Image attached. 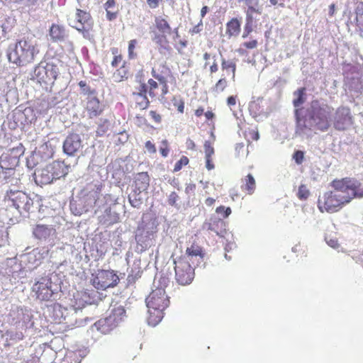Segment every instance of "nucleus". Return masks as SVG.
Segmentation results:
<instances>
[{
  "label": "nucleus",
  "mask_w": 363,
  "mask_h": 363,
  "mask_svg": "<svg viewBox=\"0 0 363 363\" xmlns=\"http://www.w3.org/2000/svg\"><path fill=\"white\" fill-rule=\"evenodd\" d=\"M333 111V108L322 100H313L306 106L295 109V133L308 138L313 131H328L331 125Z\"/></svg>",
  "instance_id": "f257e3e1"
},
{
  "label": "nucleus",
  "mask_w": 363,
  "mask_h": 363,
  "mask_svg": "<svg viewBox=\"0 0 363 363\" xmlns=\"http://www.w3.org/2000/svg\"><path fill=\"white\" fill-rule=\"evenodd\" d=\"M125 176V172L123 170L118 169L117 171L113 173V177L118 181V183H120L122 178Z\"/></svg>",
  "instance_id": "4d7b16f0"
},
{
  "label": "nucleus",
  "mask_w": 363,
  "mask_h": 363,
  "mask_svg": "<svg viewBox=\"0 0 363 363\" xmlns=\"http://www.w3.org/2000/svg\"><path fill=\"white\" fill-rule=\"evenodd\" d=\"M69 165L66 164L64 161H54L35 172V183L38 185L51 184L53 181L67 175L69 172Z\"/></svg>",
  "instance_id": "0eeeda50"
},
{
  "label": "nucleus",
  "mask_w": 363,
  "mask_h": 363,
  "mask_svg": "<svg viewBox=\"0 0 363 363\" xmlns=\"http://www.w3.org/2000/svg\"><path fill=\"white\" fill-rule=\"evenodd\" d=\"M252 30V26L249 24V23H246L245 26V30L242 35V38H245Z\"/></svg>",
  "instance_id": "680f3d73"
},
{
  "label": "nucleus",
  "mask_w": 363,
  "mask_h": 363,
  "mask_svg": "<svg viewBox=\"0 0 363 363\" xmlns=\"http://www.w3.org/2000/svg\"><path fill=\"white\" fill-rule=\"evenodd\" d=\"M151 34L152 40L158 46V50L160 53H163L164 50H170L171 48L169 45V40L166 34L157 33L156 31H152Z\"/></svg>",
  "instance_id": "393cba45"
},
{
  "label": "nucleus",
  "mask_w": 363,
  "mask_h": 363,
  "mask_svg": "<svg viewBox=\"0 0 363 363\" xmlns=\"http://www.w3.org/2000/svg\"><path fill=\"white\" fill-rule=\"evenodd\" d=\"M309 194H310L309 190L307 189L306 185L301 184L298 187L297 196L299 199L306 200L308 199Z\"/></svg>",
  "instance_id": "37998d69"
},
{
  "label": "nucleus",
  "mask_w": 363,
  "mask_h": 363,
  "mask_svg": "<svg viewBox=\"0 0 363 363\" xmlns=\"http://www.w3.org/2000/svg\"><path fill=\"white\" fill-rule=\"evenodd\" d=\"M4 202L7 207L15 208L20 215L29 213L33 201L29 194L23 191L10 189L6 191Z\"/></svg>",
  "instance_id": "6e6552de"
},
{
  "label": "nucleus",
  "mask_w": 363,
  "mask_h": 363,
  "mask_svg": "<svg viewBox=\"0 0 363 363\" xmlns=\"http://www.w3.org/2000/svg\"><path fill=\"white\" fill-rule=\"evenodd\" d=\"M31 109L30 108H26L23 111H21L20 110H16L13 113V118L14 123L18 125V123H19L21 125H23L26 123H28V122H30V120L27 118V115L29 113H31Z\"/></svg>",
  "instance_id": "473e14b6"
},
{
  "label": "nucleus",
  "mask_w": 363,
  "mask_h": 363,
  "mask_svg": "<svg viewBox=\"0 0 363 363\" xmlns=\"http://www.w3.org/2000/svg\"><path fill=\"white\" fill-rule=\"evenodd\" d=\"M86 109L91 118L97 116L101 113L102 108L99 101L94 95L89 97Z\"/></svg>",
  "instance_id": "bb28decb"
},
{
  "label": "nucleus",
  "mask_w": 363,
  "mask_h": 363,
  "mask_svg": "<svg viewBox=\"0 0 363 363\" xmlns=\"http://www.w3.org/2000/svg\"><path fill=\"white\" fill-rule=\"evenodd\" d=\"M348 88L351 91L359 93L363 89V80L359 77H351L348 79Z\"/></svg>",
  "instance_id": "c9c22d12"
},
{
  "label": "nucleus",
  "mask_w": 363,
  "mask_h": 363,
  "mask_svg": "<svg viewBox=\"0 0 363 363\" xmlns=\"http://www.w3.org/2000/svg\"><path fill=\"white\" fill-rule=\"evenodd\" d=\"M179 257H186V260H189V262H191L194 266H199L203 262L204 253L202 247L193 244L186 248V254Z\"/></svg>",
  "instance_id": "6ab92c4d"
},
{
  "label": "nucleus",
  "mask_w": 363,
  "mask_h": 363,
  "mask_svg": "<svg viewBox=\"0 0 363 363\" xmlns=\"http://www.w3.org/2000/svg\"><path fill=\"white\" fill-rule=\"evenodd\" d=\"M143 192H144V191L133 189L132 191L128 195V201L133 207L140 208L143 203V198L142 196Z\"/></svg>",
  "instance_id": "c756f323"
},
{
  "label": "nucleus",
  "mask_w": 363,
  "mask_h": 363,
  "mask_svg": "<svg viewBox=\"0 0 363 363\" xmlns=\"http://www.w3.org/2000/svg\"><path fill=\"white\" fill-rule=\"evenodd\" d=\"M135 43H136L135 40H132L129 42L128 55H129L130 58H131V59L134 58L136 56V54L134 53V52H133L135 47Z\"/></svg>",
  "instance_id": "864d4df0"
},
{
  "label": "nucleus",
  "mask_w": 363,
  "mask_h": 363,
  "mask_svg": "<svg viewBox=\"0 0 363 363\" xmlns=\"http://www.w3.org/2000/svg\"><path fill=\"white\" fill-rule=\"evenodd\" d=\"M355 25L356 30L359 35L363 38V2L359 4L355 10Z\"/></svg>",
  "instance_id": "7c9ffc66"
},
{
  "label": "nucleus",
  "mask_w": 363,
  "mask_h": 363,
  "mask_svg": "<svg viewBox=\"0 0 363 363\" xmlns=\"http://www.w3.org/2000/svg\"><path fill=\"white\" fill-rule=\"evenodd\" d=\"M25 312L23 308L18 307H12L8 315V323L11 325H15L21 321H25L24 317Z\"/></svg>",
  "instance_id": "cd10ccee"
},
{
  "label": "nucleus",
  "mask_w": 363,
  "mask_h": 363,
  "mask_svg": "<svg viewBox=\"0 0 363 363\" xmlns=\"http://www.w3.org/2000/svg\"><path fill=\"white\" fill-rule=\"evenodd\" d=\"M196 190V184H188L185 188V193L190 196L191 195H194V192Z\"/></svg>",
  "instance_id": "6e6d98bb"
},
{
  "label": "nucleus",
  "mask_w": 363,
  "mask_h": 363,
  "mask_svg": "<svg viewBox=\"0 0 363 363\" xmlns=\"http://www.w3.org/2000/svg\"><path fill=\"white\" fill-rule=\"evenodd\" d=\"M77 22L82 23L83 24V26H81V29L78 28V30L79 32H82L84 36L85 37L86 35H89V31L92 26L91 16L89 13L84 11L77 9Z\"/></svg>",
  "instance_id": "aec40b11"
},
{
  "label": "nucleus",
  "mask_w": 363,
  "mask_h": 363,
  "mask_svg": "<svg viewBox=\"0 0 363 363\" xmlns=\"http://www.w3.org/2000/svg\"><path fill=\"white\" fill-rule=\"evenodd\" d=\"M23 153V147L21 145L3 153L0 157V168L15 169L18 165L19 158Z\"/></svg>",
  "instance_id": "dca6fc26"
},
{
  "label": "nucleus",
  "mask_w": 363,
  "mask_h": 363,
  "mask_svg": "<svg viewBox=\"0 0 363 363\" xmlns=\"http://www.w3.org/2000/svg\"><path fill=\"white\" fill-rule=\"evenodd\" d=\"M55 231L52 226L38 224L33 228L32 233L35 239L46 240Z\"/></svg>",
  "instance_id": "412c9836"
},
{
  "label": "nucleus",
  "mask_w": 363,
  "mask_h": 363,
  "mask_svg": "<svg viewBox=\"0 0 363 363\" xmlns=\"http://www.w3.org/2000/svg\"><path fill=\"white\" fill-rule=\"evenodd\" d=\"M36 51L35 45L29 40H20L7 50V57L10 62L18 67L25 66L33 61Z\"/></svg>",
  "instance_id": "423d86ee"
},
{
  "label": "nucleus",
  "mask_w": 363,
  "mask_h": 363,
  "mask_svg": "<svg viewBox=\"0 0 363 363\" xmlns=\"http://www.w3.org/2000/svg\"><path fill=\"white\" fill-rule=\"evenodd\" d=\"M101 191V184H87L69 203L71 212L75 216H81L88 212L97 203Z\"/></svg>",
  "instance_id": "7ed1b4c3"
},
{
  "label": "nucleus",
  "mask_w": 363,
  "mask_h": 363,
  "mask_svg": "<svg viewBox=\"0 0 363 363\" xmlns=\"http://www.w3.org/2000/svg\"><path fill=\"white\" fill-rule=\"evenodd\" d=\"M62 281L59 274L55 272L48 273L40 277L33 286V291L40 301L56 300L61 292Z\"/></svg>",
  "instance_id": "20e7f679"
},
{
  "label": "nucleus",
  "mask_w": 363,
  "mask_h": 363,
  "mask_svg": "<svg viewBox=\"0 0 363 363\" xmlns=\"http://www.w3.org/2000/svg\"><path fill=\"white\" fill-rule=\"evenodd\" d=\"M243 46L248 49L255 48L257 46V41L255 40H253L250 42H245L243 43Z\"/></svg>",
  "instance_id": "052dcab7"
},
{
  "label": "nucleus",
  "mask_w": 363,
  "mask_h": 363,
  "mask_svg": "<svg viewBox=\"0 0 363 363\" xmlns=\"http://www.w3.org/2000/svg\"><path fill=\"white\" fill-rule=\"evenodd\" d=\"M126 311L124 308V307L121 305L118 306H114L108 317H111L113 319H114L115 321H116L117 325L124 320L125 318L126 317Z\"/></svg>",
  "instance_id": "2f4dec72"
},
{
  "label": "nucleus",
  "mask_w": 363,
  "mask_h": 363,
  "mask_svg": "<svg viewBox=\"0 0 363 363\" xmlns=\"http://www.w3.org/2000/svg\"><path fill=\"white\" fill-rule=\"evenodd\" d=\"M115 0H107L104 4L105 10H109L115 7Z\"/></svg>",
  "instance_id": "e2e57ef3"
},
{
  "label": "nucleus",
  "mask_w": 363,
  "mask_h": 363,
  "mask_svg": "<svg viewBox=\"0 0 363 363\" xmlns=\"http://www.w3.org/2000/svg\"><path fill=\"white\" fill-rule=\"evenodd\" d=\"M15 169L0 168V182L17 185L20 180L15 177Z\"/></svg>",
  "instance_id": "a878e982"
},
{
  "label": "nucleus",
  "mask_w": 363,
  "mask_h": 363,
  "mask_svg": "<svg viewBox=\"0 0 363 363\" xmlns=\"http://www.w3.org/2000/svg\"><path fill=\"white\" fill-rule=\"evenodd\" d=\"M148 308L147 323L156 326L163 318V311L169 305V297L162 288L153 290L145 299Z\"/></svg>",
  "instance_id": "39448f33"
},
{
  "label": "nucleus",
  "mask_w": 363,
  "mask_h": 363,
  "mask_svg": "<svg viewBox=\"0 0 363 363\" xmlns=\"http://www.w3.org/2000/svg\"><path fill=\"white\" fill-rule=\"evenodd\" d=\"M60 73L57 65L52 62H40L34 69L31 79L41 84L52 86Z\"/></svg>",
  "instance_id": "9d476101"
},
{
  "label": "nucleus",
  "mask_w": 363,
  "mask_h": 363,
  "mask_svg": "<svg viewBox=\"0 0 363 363\" xmlns=\"http://www.w3.org/2000/svg\"><path fill=\"white\" fill-rule=\"evenodd\" d=\"M179 196L175 191H172L168 196L167 203L169 206H174L177 209H179L181 208V205L179 203Z\"/></svg>",
  "instance_id": "ea45409f"
},
{
  "label": "nucleus",
  "mask_w": 363,
  "mask_h": 363,
  "mask_svg": "<svg viewBox=\"0 0 363 363\" xmlns=\"http://www.w3.org/2000/svg\"><path fill=\"white\" fill-rule=\"evenodd\" d=\"M138 95L141 100L137 101V104L141 109H146L150 104L147 97L145 96V94H143V93H140Z\"/></svg>",
  "instance_id": "a18cd8bd"
},
{
  "label": "nucleus",
  "mask_w": 363,
  "mask_h": 363,
  "mask_svg": "<svg viewBox=\"0 0 363 363\" xmlns=\"http://www.w3.org/2000/svg\"><path fill=\"white\" fill-rule=\"evenodd\" d=\"M352 123V116L350 109L347 106L338 107L333 119V124L335 129L337 130H345Z\"/></svg>",
  "instance_id": "2eb2a0df"
},
{
  "label": "nucleus",
  "mask_w": 363,
  "mask_h": 363,
  "mask_svg": "<svg viewBox=\"0 0 363 363\" xmlns=\"http://www.w3.org/2000/svg\"><path fill=\"white\" fill-rule=\"evenodd\" d=\"M45 162L41 157L34 150L32 154L27 158L26 164L30 169L34 168L38 164Z\"/></svg>",
  "instance_id": "e433bc0d"
},
{
  "label": "nucleus",
  "mask_w": 363,
  "mask_h": 363,
  "mask_svg": "<svg viewBox=\"0 0 363 363\" xmlns=\"http://www.w3.org/2000/svg\"><path fill=\"white\" fill-rule=\"evenodd\" d=\"M109 121L106 119H104L102 123L99 124V126L96 130V133L99 136L104 135L109 128Z\"/></svg>",
  "instance_id": "79ce46f5"
},
{
  "label": "nucleus",
  "mask_w": 363,
  "mask_h": 363,
  "mask_svg": "<svg viewBox=\"0 0 363 363\" xmlns=\"http://www.w3.org/2000/svg\"><path fill=\"white\" fill-rule=\"evenodd\" d=\"M123 211V206L118 203L105 206L102 213L99 216V221L105 225H111L116 223L120 220V216Z\"/></svg>",
  "instance_id": "4468645a"
},
{
  "label": "nucleus",
  "mask_w": 363,
  "mask_h": 363,
  "mask_svg": "<svg viewBox=\"0 0 363 363\" xmlns=\"http://www.w3.org/2000/svg\"><path fill=\"white\" fill-rule=\"evenodd\" d=\"M204 150H205V157H211V155L214 153V149L213 147H211V145L208 141L205 142Z\"/></svg>",
  "instance_id": "3c124183"
},
{
  "label": "nucleus",
  "mask_w": 363,
  "mask_h": 363,
  "mask_svg": "<svg viewBox=\"0 0 363 363\" xmlns=\"http://www.w3.org/2000/svg\"><path fill=\"white\" fill-rule=\"evenodd\" d=\"M247 13H257L259 14L262 13V8L258 5H249L247 6V10L246 11Z\"/></svg>",
  "instance_id": "603ef678"
},
{
  "label": "nucleus",
  "mask_w": 363,
  "mask_h": 363,
  "mask_svg": "<svg viewBox=\"0 0 363 363\" xmlns=\"http://www.w3.org/2000/svg\"><path fill=\"white\" fill-rule=\"evenodd\" d=\"M145 148L149 152L155 153L156 152V148L153 143H152L150 140L145 143Z\"/></svg>",
  "instance_id": "bf43d9fd"
},
{
  "label": "nucleus",
  "mask_w": 363,
  "mask_h": 363,
  "mask_svg": "<svg viewBox=\"0 0 363 363\" xmlns=\"http://www.w3.org/2000/svg\"><path fill=\"white\" fill-rule=\"evenodd\" d=\"M150 115L156 123H160L161 116L160 115L157 114L155 111H150Z\"/></svg>",
  "instance_id": "0e129e2a"
},
{
  "label": "nucleus",
  "mask_w": 363,
  "mask_h": 363,
  "mask_svg": "<svg viewBox=\"0 0 363 363\" xmlns=\"http://www.w3.org/2000/svg\"><path fill=\"white\" fill-rule=\"evenodd\" d=\"M48 251L44 248H35L31 252L22 256V262H26L28 268H35L41 261L48 255Z\"/></svg>",
  "instance_id": "a211bd4d"
},
{
  "label": "nucleus",
  "mask_w": 363,
  "mask_h": 363,
  "mask_svg": "<svg viewBox=\"0 0 363 363\" xmlns=\"http://www.w3.org/2000/svg\"><path fill=\"white\" fill-rule=\"evenodd\" d=\"M294 96H296V99L293 100V105L296 108L295 109H300L298 107L302 105L305 101V89L301 88L298 89L294 93Z\"/></svg>",
  "instance_id": "4c0bfd02"
},
{
  "label": "nucleus",
  "mask_w": 363,
  "mask_h": 363,
  "mask_svg": "<svg viewBox=\"0 0 363 363\" xmlns=\"http://www.w3.org/2000/svg\"><path fill=\"white\" fill-rule=\"evenodd\" d=\"M155 23L160 33H164L166 35L171 34L172 31V28L164 18L161 16H157L155 18Z\"/></svg>",
  "instance_id": "72a5a7b5"
},
{
  "label": "nucleus",
  "mask_w": 363,
  "mask_h": 363,
  "mask_svg": "<svg viewBox=\"0 0 363 363\" xmlns=\"http://www.w3.org/2000/svg\"><path fill=\"white\" fill-rule=\"evenodd\" d=\"M150 177L147 172L137 173L133 178L135 189L146 191L150 186Z\"/></svg>",
  "instance_id": "b1692460"
},
{
  "label": "nucleus",
  "mask_w": 363,
  "mask_h": 363,
  "mask_svg": "<svg viewBox=\"0 0 363 363\" xmlns=\"http://www.w3.org/2000/svg\"><path fill=\"white\" fill-rule=\"evenodd\" d=\"M240 22L236 18H232L227 23L225 34L228 35V38L237 37L240 34Z\"/></svg>",
  "instance_id": "c85d7f7f"
},
{
  "label": "nucleus",
  "mask_w": 363,
  "mask_h": 363,
  "mask_svg": "<svg viewBox=\"0 0 363 363\" xmlns=\"http://www.w3.org/2000/svg\"><path fill=\"white\" fill-rule=\"evenodd\" d=\"M49 36L53 43L62 42L67 36L64 26L53 23L49 29Z\"/></svg>",
  "instance_id": "5701e85b"
},
{
  "label": "nucleus",
  "mask_w": 363,
  "mask_h": 363,
  "mask_svg": "<svg viewBox=\"0 0 363 363\" xmlns=\"http://www.w3.org/2000/svg\"><path fill=\"white\" fill-rule=\"evenodd\" d=\"M333 190L319 196L318 207L320 212H337L354 199L363 198V184L358 180L345 177L335 179L330 183Z\"/></svg>",
  "instance_id": "f03ea898"
},
{
  "label": "nucleus",
  "mask_w": 363,
  "mask_h": 363,
  "mask_svg": "<svg viewBox=\"0 0 363 363\" xmlns=\"http://www.w3.org/2000/svg\"><path fill=\"white\" fill-rule=\"evenodd\" d=\"M227 86V82L225 78H222L218 81L213 89L216 91H223Z\"/></svg>",
  "instance_id": "8fccbe9b"
},
{
  "label": "nucleus",
  "mask_w": 363,
  "mask_h": 363,
  "mask_svg": "<svg viewBox=\"0 0 363 363\" xmlns=\"http://www.w3.org/2000/svg\"><path fill=\"white\" fill-rule=\"evenodd\" d=\"M147 3L152 9H155L159 6V0H147Z\"/></svg>",
  "instance_id": "338daca9"
},
{
  "label": "nucleus",
  "mask_w": 363,
  "mask_h": 363,
  "mask_svg": "<svg viewBox=\"0 0 363 363\" xmlns=\"http://www.w3.org/2000/svg\"><path fill=\"white\" fill-rule=\"evenodd\" d=\"M106 18L111 21L115 20L117 18V11H112L111 9L106 10Z\"/></svg>",
  "instance_id": "13d9d810"
},
{
  "label": "nucleus",
  "mask_w": 363,
  "mask_h": 363,
  "mask_svg": "<svg viewBox=\"0 0 363 363\" xmlns=\"http://www.w3.org/2000/svg\"><path fill=\"white\" fill-rule=\"evenodd\" d=\"M325 241L329 246L334 249H337L339 247V244L336 238H325Z\"/></svg>",
  "instance_id": "5fc2aeb1"
},
{
  "label": "nucleus",
  "mask_w": 363,
  "mask_h": 363,
  "mask_svg": "<svg viewBox=\"0 0 363 363\" xmlns=\"http://www.w3.org/2000/svg\"><path fill=\"white\" fill-rule=\"evenodd\" d=\"M78 84L80 87L81 93L83 94H87L89 95V97L95 94V90L91 89V87L86 84L85 81H80Z\"/></svg>",
  "instance_id": "a19ab883"
},
{
  "label": "nucleus",
  "mask_w": 363,
  "mask_h": 363,
  "mask_svg": "<svg viewBox=\"0 0 363 363\" xmlns=\"http://www.w3.org/2000/svg\"><path fill=\"white\" fill-rule=\"evenodd\" d=\"M206 167L208 170L214 169V164L211 162V157H206Z\"/></svg>",
  "instance_id": "774afa93"
},
{
  "label": "nucleus",
  "mask_w": 363,
  "mask_h": 363,
  "mask_svg": "<svg viewBox=\"0 0 363 363\" xmlns=\"http://www.w3.org/2000/svg\"><path fill=\"white\" fill-rule=\"evenodd\" d=\"M189 163V159L185 157L182 156L179 160H178L174 167V172H178L179 171L184 165H186Z\"/></svg>",
  "instance_id": "49530a36"
},
{
  "label": "nucleus",
  "mask_w": 363,
  "mask_h": 363,
  "mask_svg": "<svg viewBox=\"0 0 363 363\" xmlns=\"http://www.w3.org/2000/svg\"><path fill=\"white\" fill-rule=\"evenodd\" d=\"M304 158V153L301 150H296L293 155V159L295 160L297 164H301Z\"/></svg>",
  "instance_id": "09e8293b"
},
{
  "label": "nucleus",
  "mask_w": 363,
  "mask_h": 363,
  "mask_svg": "<svg viewBox=\"0 0 363 363\" xmlns=\"http://www.w3.org/2000/svg\"><path fill=\"white\" fill-rule=\"evenodd\" d=\"M85 145L84 135L76 133H69L62 143V152L68 157L79 158L83 155V149Z\"/></svg>",
  "instance_id": "f8f14e48"
},
{
  "label": "nucleus",
  "mask_w": 363,
  "mask_h": 363,
  "mask_svg": "<svg viewBox=\"0 0 363 363\" xmlns=\"http://www.w3.org/2000/svg\"><path fill=\"white\" fill-rule=\"evenodd\" d=\"M216 213L217 214H222L223 218H227L231 213V208L230 207L220 206L216 208Z\"/></svg>",
  "instance_id": "de8ad7c7"
},
{
  "label": "nucleus",
  "mask_w": 363,
  "mask_h": 363,
  "mask_svg": "<svg viewBox=\"0 0 363 363\" xmlns=\"http://www.w3.org/2000/svg\"><path fill=\"white\" fill-rule=\"evenodd\" d=\"M44 161L50 159L53 155V150L50 145L45 143L35 150Z\"/></svg>",
  "instance_id": "f704fd0d"
},
{
  "label": "nucleus",
  "mask_w": 363,
  "mask_h": 363,
  "mask_svg": "<svg viewBox=\"0 0 363 363\" xmlns=\"http://www.w3.org/2000/svg\"><path fill=\"white\" fill-rule=\"evenodd\" d=\"M174 269L175 272V279L180 285H187L191 283L194 278V268L186 260V257H174L172 255Z\"/></svg>",
  "instance_id": "9b49d317"
},
{
  "label": "nucleus",
  "mask_w": 363,
  "mask_h": 363,
  "mask_svg": "<svg viewBox=\"0 0 363 363\" xmlns=\"http://www.w3.org/2000/svg\"><path fill=\"white\" fill-rule=\"evenodd\" d=\"M116 321L114 320L111 317H106L101 318L94 323V327L97 330L103 334L109 333L113 329L117 327Z\"/></svg>",
  "instance_id": "4be33fe9"
},
{
  "label": "nucleus",
  "mask_w": 363,
  "mask_h": 363,
  "mask_svg": "<svg viewBox=\"0 0 363 363\" xmlns=\"http://www.w3.org/2000/svg\"><path fill=\"white\" fill-rule=\"evenodd\" d=\"M169 183L174 188H177L178 190H180L179 182L178 179L173 178L169 180Z\"/></svg>",
  "instance_id": "69168bd1"
},
{
  "label": "nucleus",
  "mask_w": 363,
  "mask_h": 363,
  "mask_svg": "<svg viewBox=\"0 0 363 363\" xmlns=\"http://www.w3.org/2000/svg\"><path fill=\"white\" fill-rule=\"evenodd\" d=\"M119 281L118 276L113 270L99 271L92 280L93 286L100 290L113 288Z\"/></svg>",
  "instance_id": "ddd939ff"
},
{
  "label": "nucleus",
  "mask_w": 363,
  "mask_h": 363,
  "mask_svg": "<svg viewBox=\"0 0 363 363\" xmlns=\"http://www.w3.org/2000/svg\"><path fill=\"white\" fill-rule=\"evenodd\" d=\"M155 228L145 227L138 228L136 231L135 239V245L134 251L138 255H152L153 254V247L155 245Z\"/></svg>",
  "instance_id": "1a4fd4ad"
},
{
  "label": "nucleus",
  "mask_w": 363,
  "mask_h": 363,
  "mask_svg": "<svg viewBox=\"0 0 363 363\" xmlns=\"http://www.w3.org/2000/svg\"><path fill=\"white\" fill-rule=\"evenodd\" d=\"M245 184L242 185V188L246 189L250 194H252L255 189V180L253 176L249 174L245 179Z\"/></svg>",
  "instance_id": "58836bf2"
},
{
  "label": "nucleus",
  "mask_w": 363,
  "mask_h": 363,
  "mask_svg": "<svg viewBox=\"0 0 363 363\" xmlns=\"http://www.w3.org/2000/svg\"><path fill=\"white\" fill-rule=\"evenodd\" d=\"M203 230L212 231L220 238H225L228 233L226 223L216 214H213L206 219L202 225Z\"/></svg>",
  "instance_id": "f3484780"
},
{
  "label": "nucleus",
  "mask_w": 363,
  "mask_h": 363,
  "mask_svg": "<svg viewBox=\"0 0 363 363\" xmlns=\"http://www.w3.org/2000/svg\"><path fill=\"white\" fill-rule=\"evenodd\" d=\"M222 69H227L228 68L232 69L233 72V78L235 77V69H236V65L233 61H226L225 59H222Z\"/></svg>",
  "instance_id": "c03bdc74"
}]
</instances>
